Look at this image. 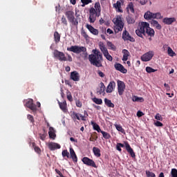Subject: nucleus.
<instances>
[{
	"label": "nucleus",
	"mask_w": 177,
	"mask_h": 177,
	"mask_svg": "<svg viewBox=\"0 0 177 177\" xmlns=\"http://www.w3.org/2000/svg\"><path fill=\"white\" fill-rule=\"evenodd\" d=\"M80 113H77L75 112H73L72 117H73V118H75V119L76 118V120H78L80 121V120H81V118H80V117H81V116H80Z\"/></svg>",
	"instance_id": "obj_49"
},
{
	"label": "nucleus",
	"mask_w": 177,
	"mask_h": 177,
	"mask_svg": "<svg viewBox=\"0 0 177 177\" xmlns=\"http://www.w3.org/2000/svg\"><path fill=\"white\" fill-rule=\"evenodd\" d=\"M133 102H140V103H143L145 99L142 97H135V99H133Z\"/></svg>",
	"instance_id": "obj_46"
},
{
	"label": "nucleus",
	"mask_w": 177,
	"mask_h": 177,
	"mask_svg": "<svg viewBox=\"0 0 177 177\" xmlns=\"http://www.w3.org/2000/svg\"><path fill=\"white\" fill-rule=\"evenodd\" d=\"M66 59H67L66 62L67 61L68 62H73V57L70 55H68V58H66Z\"/></svg>",
	"instance_id": "obj_64"
},
{
	"label": "nucleus",
	"mask_w": 177,
	"mask_h": 177,
	"mask_svg": "<svg viewBox=\"0 0 177 177\" xmlns=\"http://www.w3.org/2000/svg\"><path fill=\"white\" fill-rule=\"evenodd\" d=\"M93 54L88 55V60L93 66L95 67H103V55L98 50H93Z\"/></svg>",
	"instance_id": "obj_2"
},
{
	"label": "nucleus",
	"mask_w": 177,
	"mask_h": 177,
	"mask_svg": "<svg viewBox=\"0 0 177 177\" xmlns=\"http://www.w3.org/2000/svg\"><path fill=\"white\" fill-rule=\"evenodd\" d=\"M27 118L32 124H34V122H35V121L34 120V116H32V115H28Z\"/></svg>",
	"instance_id": "obj_52"
},
{
	"label": "nucleus",
	"mask_w": 177,
	"mask_h": 177,
	"mask_svg": "<svg viewBox=\"0 0 177 177\" xmlns=\"http://www.w3.org/2000/svg\"><path fill=\"white\" fill-rule=\"evenodd\" d=\"M54 39L56 44L60 42V34H59V32L56 31L54 32Z\"/></svg>",
	"instance_id": "obj_34"
},
{
	"label": "nucleus",
	"mask_w": 177,
	"mask_h": 177,
	"mask_svg": "<svg viewBox=\"0 0 177 177\" xmlns=\"http://www.w3.org/2000/svg\"><path fill=\"white\" fill-rule=\"evenodd\" d=\"M82 37H84V38H85V39H88V38H89V36L88 35V34H86V32H85V30H82Z\"/></svg>",
	"instance_id": "obj_57"
},
{
	"label": "nucleus",
	"mask_w": 177,
	"mask_h": 177,
	"mask_svg": "<svg viewBox=\"0 0 177 177\" xmlns=\"http://www.w3.org/2000/svg\"><path fill=\"white\" fill-rule=\"evenodd\" d=\"M171 177H177V169H171Z\"/></svg>",
	"instance_id": "obj_51"
},
{
	"label": "nucleus",
	"mask_w": 177,
	"mask_h": 177,
	"mask_svg": "<svg viewBox=\"0 0 177 177\" xmlns=\"http://www.w3.org/2000/svg\"><path fill=\"white\" fill-rule=\"evenodd\" d=\"M101 133L102 134V136L105 139H111V135L110 133L106 132V131H101Z\"/></svg>",
	"instance_id": "obj_40"
},
{
	"label": "nucleus",
	"mask_w": 177,
	"mask_h": 177,
	"mask_svg": "<svg viewBox=\"0 0 177 177\" xmlns=\"http://www.w3.org/2000/svg\"><path fill=\"white\" fill-rule=\"evenodd\" d=\"M62 157H64V158L65 157H66L67 158H70V153L68 152V151H67V149L63 150L62 152Z\"/></svg>",
	"instance_id": "obj_41"
},
{
	"label": "nucleus",
	"mask_w": 177,
	"mask_h": 177,
	"mask_svg": "<svg viewBox=\"0 0 177 177\" xmlns=\"http://www.w3.org/2000/svg\"><path fill=\"white\" fill-rule=\"evenodd\" d=\"M26 106L28 107V109L32 110V111H37V106L34 104V100L32 99H29L26 102Z\"/></svg>",
	"instance_id": "obj_12"
},
{
	"label": "nucleus",
	"mask_w": 177,
	"mask_h": 177,
	"mask_svg": "<svg viewBox=\"0 0 177 177\" xmlns=\"http://www.w3.org/2000/svg\"><path fill=\"white\" fill-rule=\"evenodd\" d=\"M122 38L124 41H129V42H135V38L131 36V35L129 34V32H128L127 30L123 31Z\"/></svg>",
	"instance_id": "obj_10"
},
{
	"label": "nucleus",
	"mask_w": 177,
	"mask_h": 177,
	"mask_svg": "<svg viewBox=\"0 0 177 177\" xmlns=\"http://www.w3.org/2000/svg\"><path fill=\"white\" fill-rule=\"evenodd\" d=\"M146 175L147 177H156V174L151 171H146Z\"/></svg>",
	"instance_id": "obj_54"
},
{
	"label": "nucleus",
	"mask_w": 177,
	"mask_h": 177,
	"mask_svg": "<svg viewBox=\"0 0 177 177\" xmlns=\"http://www.w3.org/2000/svg\"><path fill=\"white\" fill-rule=\"evenodd\" d=\"M106 45L111 50L115 51L117 50V47L111 41H107Z\"/></svg>",
	"instance_id": "obj_31"
},
{
	"label": "nucleus",
	"mask_w": 177,
	"mask_h": 177,
	"mask_svg": "<svg viewBox=\"0 0 177 177\" xmlns=\"http://www.w3.org/2000/svg\"><path fill=\"white\" fill-rule=\"evenodd\" d=\"M114 67L117 71H120V73H122V74H127V73H128V71L120 63H115Z\"/></svg>",
	"instance_id": "obj_13"
},
{
	"label": "nucleus",
	"mask_w": 177,
	"mask_h": 177,
	"mask_svg": "<svg viewBox=\"0 0 177 177\" xmlns=\"http://www.w3.org/2000/svg\"><path fill=\"white\" fill-rule=\"evenodd\" d=\"M82 161L83 164H85V165H88V167H93V168H97V166H96V163H95V161L88 157H84L82 159Z\"/></svg>",
	"instance_id": "obj_7"
},
{
	"label": "nucleus",
	"mask_w": 177,
	"mask_h": 177,
	"mask_svg": "<svg viewBox=\"0 0 177 177\" xmlns=\"http://www.w3.org/2000/svg\"><path fill=\"white\" fill-rule=\"evenodd\" d=\"M48 147L51 151H53L55 150H57V149H60L62 146L56 142H49L48 144Z\"/></svg>",
	"instance_id": "obj_16"
},
{
	"label": "nucleus",
	"mask_w": 177,
	"mask_h": 177,
	"mask_svg": "<svg viewBox=\"0 0 177 177\" xmlns=\"http://www.w3.org/2000/svg\"><path fill=\"white\" fill-rule=\"evenodd\" d=\"M122 53H123L122 60L123 62H127V60H128V56H129V51H128V50L127 49H124L122 50Z\"/></svg>",
	"instance_id": "obj_29"
},
{
	"label": "nucleus",
	"mask_w": 177,
	"mask_h": 177,
	"mask_svg": "<svg viewBox=\"0 0 177 177\" xmlns=\"http://www.w3.org/2000/svg\"><path fill=\"white\" fill-rule=\"evenodd\" d=\"M151 27H154V28H156V30H161V28H162V26H161V25L159 24L158 21L154 19L151 21Z\"/></svg>",
	"instance_id": "obj_23"
},
{
	"label": "nucleus",
	"mask_w": 177,
	"mask_h": 177,
	"mask_svg": "<svg viewBox=\"0 0 177 177\" xmlns=\"http://www.w3.org/2000/svg\"><path fill=\"white\" fill-rule=\"evenodd\" d=\"M124 146L127 151L129 153L132 158H135V157H136V155H135V152L133 151V149L131 147V145H129V143H128V142H125Z\"/></svg>",
	"instance_id": "obj_14"
},
{
	"label": "nucleus",
	"mask_w": 177,
	"mask_h": 177,
	"mask_svg": "<svg viewBox=\"0 0 177 177\" xmlns=\"http://www.w3.org/2000/svg\"><path fill=\"white\" fill-rule=\"evenodd\" d=\"M91 125H93V129L97 131V132L101 133L102 131L100 129V126H99V124H96L95 122H91Z\"/></svg>",
	"instance_id": "obj_30"
},
{
	"label": "nucleus",
	"mask_w": 177,
	"mask_h": 177,
	"mask_svg": "<svg viewBox=\"0 0 177 177\" xmlns=\"http://www.w3.org/2000/svg\"><path fill=\"white\" fill-rule=\"evenodd\" d=\"M89 23H95L96 21V17H100L102 15V6L100 2H96L94 5V8H90L89 10Z\"/></svg>",
	"instance_id": "obj_3"
},
{
	"label": "nucleus",
	"mask_w": 177,
	"mask_h": 177,
	"mask_svg": "<svg viewBox=\"0 0 177 177\" xmlns=\"http://www.w3.org/2000/svg\"><path fill=\"white\" fill-rule=\"evenodd\" d=\"M32 146L34 148V150L37 154H41V148L39 147L35 146V142L32 143Z\"/></svg>",
	"instance_id": "obj_39"
},
{
	"label": "nucleus",
	"mask_w": 177,
	"mask_h": 177,
	"mask_svg": "<svg viewBox=\"0 0 177 177\" xmlns=\"http://www.w3.org/2000/svg\"><path fill=\"white\" fill-rule=\"evenodd\" d=\"M167 54L171 57H174V56H176V53H175V52H174V50H172V48L171 47H167Z\"/></svg>",
	"instance_id": "obj_35"
},
{
	"label": "nucleus",
	"mask_w": 177,
	"mask_h": 177,
	"mask_svg": "<svg viewBox=\"0 0 177 177\" xmlns=\"http://www.w3.org/2000/svg\"><path fill=\"white\" fill-rule=\"evenodd\" d=\"M113 23L115 24L114 31L115 34L122 31L124 28V21H122V17L121 15H118L116 18L113 19Z\"/></svg>",
	"instance_id": "obj_5"
},
{
	"label": "nucleus",
	"mask_w": 177,
	"mask_h": 177,
	"mask_svg": "<svg viewBox=\"0 0 177 177\" xmlns=\"http://www.w3.org/2000/svg\"><path fill=\"white\" fill-rule=\"evenodd\" d=\"M124 4V0H118L115 3H113V6L115 8L116 12H119V13H122L124 12L122 10V5Z\"/></svg>",
	"instance_id": "obj_11"
},
{
	"label": "nucleus",
	"mask_w": 177,
	"mask_h": 177,
	"mask_svg": "<svg viewBox=\"0 0 177 177\" xmlns=\"http://www.w3.org/2000/svg\"><path fill=\"white\" fill-rule=\"evenodd\" d=\"M67 50L68 52H73V53H76V55H80L82 52V57L84 58V60L88 59V53L86 52V48L84 46H71V47L67 48Z\"/></svg>",
	"instance_id": "obj_4"
},
{
	"label": "nucleus",
	"mask_w": 177,
	"mask_h": 177,
	"mask_svg": "<svg viewBox=\"0 0 177 177\" xmlns=\"http://www.w3.org/2000/svg\"><path fill=\"white\" fill-rule=\"evenodd\" d=\"M68 21L71 23L72 27H75L76 29L78 28V20L75 19V17L70 19Z\"/></svg>",
	"instance_id": "obj_27"
},
{
	"label": "nucleus",
	"mask_w": 177,
	"mask_h": 177,
	"mask_svg": "<svg viewBox=\"0 0 177 177\" xmlns=\"http://www.w3.org/2000/svg\"><path fill=\"white\" fill-rule=\"evenodd\" d=\"M154 125H156V127H164V124L160 121H156Z\"/></svg>",
	"instance_id": "obj_59"
},
{
	"label": "nucleus",
	"mask_w": 177,
	"mask_h": 177,
	"mask_svg": "<svg viewBox=\"0 0 177 177\" xmlns=\"http://www.w3.org/2000/svg\"><path fill=\"white\" fill-rule=\"evenodd\" d=\"M114 89H115V82L111 81L108 84L106 89V93H111V92H113V91H114Z\"/></svg>",
	"instance_id": "obj_15"
},
{
	"label": "nucleus",
	"mask_w": 177,
	"mask_h": 177,
	"mask_svg": "<svg viewBox=\"0 0 177 177\" xmlns=\"http://www.w3.org/2000/svg\"><path fill=\"white\" fill-rule=\"evenodd\" d=\"M54 57L58 59L59 62H67V57H66V55L63 52L59 51V50H55L54 53Z\"/></svg>",
	"instance_id": "obj_6"
},
{
	"label": "nucleus",
	"mask_w": 177,
	"mask_h": 177,
	"mask_svg": "<svg viewBox=\"0 0 177 177\" xmlns=\"http://www.w3.org/2000/svg\"><path fill=\"white\" fill-rule=\"evenodd\" d=\"M155 120L158 121H162V116L160 113H157L155 116Z\"/></svg>",
	"instance_id": "obj_56"
},
{
	"label": "nucleus",
	"mask_w": 177,
	"mask_h": 177,
	"mask_svg": "<svg viewBox=\"0 0 177 177\" xmlns=\"http://www.w3.org/2000/svg\"><path fill=\"white\" fill-rule=\"evenodd\" d=\"M86 27L88 30V31H90V32L93 35H99V30L93 28V26H92L91 25L86 24Z\"/></svg>",
	"instance_id": "obj_20"
},
{
	"label": "nucleus",
	"mask_w": 177,
	"mask_h": 177,
	"mask_svg": "<svg viewBox=\"0 0 177 177\" xmlns=\"http://www.w3.org/2000/svg\"><path fill=\"white\" fill-rule=\"evenodd\" d=\"M125 91V83L121 80H118V92L120 96L124 95Z\"/></svg>",
	"instance_id": "obj_8"
},
{
	"label": "nucleus",
	"mask_w": 177,
	"mask_h": 177,
	"mask_svg": "<svg viewBox=\"0 0 177 177\" xmlns=\"http://www.w3.org/2000/svg\"><path fill=\"white\" fill-rule=\"evenodd\" d=\"M75 104L77 106V107H82V102H81V101H80V100H77L75 102Z\"/></svg>",
	"instance_id": "obj_58"
},
{
	"label": "nucleus",
	"mask_w": 177,
	"mask_h": 177,
	"mask_svg": "<svg viewBox=\"0 0 177 177\" xmlns=\"http://www.w3.org/2000/svg\"><path fill=\"white\" fill-rule=\"evenodd\" d=\"M153 19H162V16L160 12L153 13Z\"/></svg>",
	"instance_id": "obj_50"
},
{
	"label": "nucleus",
	"mask_w": 177,
	"mask_h": 177,
	"mask_svg": "<svg viewBox=\"0 0 177 177\" xmlns=\"http://www.w3.org/2000/svg\"><path fill=\"white\" fill-rule=\"evenodd\" d=\"M99 48L101 52L103 53V55H105V53H107L109 52V50L106 48V45H104L103 42H100Z\"/></svg>",
	"instance_id": "obj_25"
},
{
	"label": "nucleus",
	"mask_w": 177,
	"mask_h": 177,
	"mask_svg": "<svg viewBox=\"0 0 177 177\" xmlns=\"http://www.w3.org/2000/svg\"><path fill=\"white\" fill-rule=\"evenodd\" d=\"M104 57H106V59H108L109 62H113V57L111 56L110 53H106L104 54Z\"/></svg>",
	"instance_id": "obj_47"
},
{
	"label": "nucleus",
	"mask_w": 177,
	"mask_h": 177,
	"mask_svg": "<svg viewBox=\"0 0 177 177\" xmlns=\"http://www.w3.org/2000/svg\"><path fill=\"white\" fill-rule=\"evenodd\" d=\"M144 18L145 20H151V19H154V13L147 11L145 13Z\"/></svg>",
	"instance_id": "obj_24"
},
{
	"label": "nucleus",
	"mask_w": 177,
	"mask_h": 177,
	"mask_svg": "<svg viewBox=\"0 0 177 177\" xmlns=\"http://www.w3.org/2000/svg\"><path fill=\"white\" fill-rule=\"evenodd\" d=\"M84 115H82V114H80V117L82 121H86V119L85 118H86V117H88V112L86 111H84Z\"/></svg>",
	"instance_id": "obj_44"
},
{
	"label": "nucleus",
	"mask_w": 177,
	"mask_h": 177,
	"mask_svg": "<svg viewBox=\"0 0 177 177\" xmlns=\"http://www.w3.org/2000/svg\"><path fill=\"white\" fill-rule=\"evenodd\" d=\"M49 138L50 139H55L56 138V134L53 131V129L52 127H50V131H48Z\"/></svg>",
	"instance_id": "obj_36"
},
{
	"label": "nucleus",
	"mask_w": 177,
	"mask_h": 177,
	"mask_svg": "<svg viewBox=\"0 0 177 177\" xmlns=\"http://www.w3.org/2000/svg\"><path fill=\"white\" fill-rule=\"evenodd\" d=\"M71 80L73 81L78 82L80 81V73L77 71H73L71 73Z\"/></svg>",
	"instance_id": "obj_21"
},
{
	"label": "nucleus",
	"mask_w": 177,
	"mask_h": 177,
	"mask_svg": "<svg viewBox=\"0 0 177 177\" xmlns=\"http://www.w3.org/2000/svg\"><path fill=\"white\" fill-rule=\"evenodd\" d=\"M75 13L73 10H68L65 12V16H66L68 20H71V19H73L74 17H75L74 16Z\"/></svg>",
	"instance_id": "obj_26"
},
{
	"label": "nucleus",
	"mask_w": 177,
	"mask_h": 177,
	"mask_svg": "<svg viewBox=\"0 0 177 177\" xmlns=\"http://www.w3.org/2000/svg\"><path fill=\"white\" fill-rule=\"evenodd\" d=\"M116 150H118V151H122V149H121V147L120 145H118V143H117L116 145Z\"/></svg>",
	"instance_id": "obj_63"
},
{
	"label": "nucleus",
	"mask_w": 177,
	"mask_h": 177,
	"mask_svg": "<svg viewBox=\"0 0 177 177\" xmlns=\"http://www.w3.org/2000/svg\"><path fill=\"white\" fill-rule=\"evenodd\" d=\"M66 97L69 102H73V95H71V92L68 91L67 93Z\"/></svg>",
	"instance_id": "obj_55"
},
{
	"label": "nucleus",
	"mask_w": 177,
	"mask_h": 177,
	"mask_svg": "<svg viewBox=\"0 0 177 177\" xmlns=\"http://www.w3.org/2000/svg\"><path fill=\"white\" fill-rule=\"evenodd\" d=\"M106 86H104V83L101 82L100 84V89L99 91H97V93H99V95H103V96H104V95H106Z\"/></svg>",
	"instance_id": "obj_22"
},
{
	"label": "nucleus",
	"mask_w": 177,
	"mask_h": 177,
	"mask_svg": "<svg viewBox=\"0 0 177 177\" xmlns=\"http://www.w3.org/2000/svg\"><path fill=\"white\" fill-rule=\"evenodd\" d=\"M61 21L63 24H64V26H68V24L67 22V19H66V17H64V15L62 16Z\"/></svg>",
	"instance_id": "obj_53"
},
{
	"label": "nucleus",
	"mask_w": 177,
	"mask_h": 177,
	"mask_svg": "<svg viewBox=\"0 0 177 177\" xmlns=\"http://www.w3.org/2000/svg\"><path fill=\"white\" fill-rule=\"evenodd\" d=\"M82 8L85 7L86 5H89L92 3V0H81Z\"/></svg>",
	"instance_id": "obj_43"
},
{
	"label": "nucleus",
	"mask_w": 177,
	"mask_h": 177,
	"mask_svg": "<svg viewBox=\"0 0 177 177\" xmlns=\"http://www.w3.org/2000/svg\"><path fill=\"white\" fill-rule=\"evenodd\" d=\"M146 71L147 73H156V71H157V70H155L154 68L150 67V66H147L146 67Z\"/></svg>",
	"instance_id": "obj_48"
},
{
	"label": "nucleus",
	"mask_w": 177,
	"mask_h": 177,
	"mask_svg": "<svg viewBox=\"0 0 177 177\" xmlns=\"http://www.w3.org/2000/svg\"><path fill=\"white\" fill-rule=\"evenodd\" d=\"M153 56H154V51L150 50L145 54H144L141 57V60L142 62H150L151 59H153Z\"/></svg>",
	"instance_id": "obj_9"
},
{
	"label": "nucleus",
	"mask_w": 177,
	"mask_h": 177,
	"mask_svg": "<svg viewBox=\"0 0 177 177\" xmlns=\"http://www.w3.org/2000/svg\"><path fill=\"white\" fill-rule=\"evenodd\" d=\"M93 152L94 153V156H95V157H100L102 156V153H100V149L94 147L93 148Z\"/></svg>",
	"instance_id": "obj_28"
},
{
	"label": "nucleus",
	"mask_w": 177,
	"mask_h": 177,
	"mask_svg": "<svg viewBox=\"0 0 177 177\" xmlns=\"http://www.w3.org/2000/svg\"><path fill=\"white\" fill-rule=\"evenodd\" d=\"M115 127L117 131H118L119 132H121V133H125V129H124V128H122V126H121L120 124H115Z\"/></svg>",
	"instance_id": "obj_37"
},
{
	"label": "nucleus",
	"mask_w": 177,
	"mask_h": 177,
	"mask_svg": "<svg viewBox=\"0 0 177 177\" xmlns=\"http://www.w3.org/2000/svg\"><path fill=\"white\" fill-rule=\"evenodd\" d=\"M90 142H95V140H97V133L95 132L94 135H91V137L89 138Z\"/></svg>",
	"instance_id": "obj_45"
},
{
	"label": "nucleus",
	"mask_w": 177,
	"mask_h": 177,
	"mask_svg": "<svg viewBox=\"0 0 177 177\" xmlns=\"http://www.w3.org/2000/svg\"><path fill=\"white\" fill-rule=\"evenodd\" d=\"M143 115H145V113L140 111H138L137 112V117L140 118V117H143Z\"/></svg>",
	"instance_id": "obj_61"
},
{
	"label": "nucleus",
	"mask_w": 177,
	"mask_h": 177,
	"mask_svg": "<svg viewBox=\"0 0 177 177\" xmlns=\"http://www.w3.org/2000/svg\"><path fill=\"white\" fill-rule=\"evenodd\" d=\"M58 104L59 106V109H61L64 113H67V111H68V109H67V102L66 100L63 102L58 100Z\"/></svg>",
	"instance_id": "obj_19"
},
{
	"label": "nucleus",
	"mask_w": 177,
	"mask_h": 177,
	"mask_svg": "<svg viewBox=\"0 0 177 177\" xmlns=\"http://www.w3.org/2000/svg\"><path fill=\"white\" fill-rule=\"evenodd\" d=\"M93 102L95 104H103V100L101 98L94 97L93 98Z\"/></svg>",
	"instance_id": "obj_38"
},
{
	"label": "nucleus",
	"mask_w": 177,
	"mask_h": 177,
	"mask_svg": "<svg viewBox=\"0 0 177 177\" xmlns=\"http://www.w3.org/2000/svg\"><path fill=\"white\" fill-rule=\"evenodd\" d=\"M104 103H105L106 106H107V107H111L112 109H114V104H113V102H111V100H110L107 98H105Z\"/></svg>",
	"instance_id": "obj_32"
},
{
	"label": "nucleus",
	"mask_w": 177,
	"mask_h": 177,
	"mask_svg": "<svg viewBox=\"0 0 177 177\" xmlns=\"http://www.w3.org/2000/svg\"><path fill=\"white\" fill-rule=\"evenodd\" d=\"M126 20L128 24H133L135 23V19L131 15L127 16Z\"/></svg>",
	"instance_id": "obj_33"
},
{
	"label": "nucleus",
	"mask_w": 177,
	"mask_h": 177,
	"mask_svg": "<svg viewBox=\"0 0 177 177\" xmlns=\"http://www.w3.org/2000/svg\"><path fill=\"white\" fill-rule=\"evenodd\" d=\"M127 9H129L131 13H135V9L133 8V3H129L127 7Z\"/></svg>",
	"instance_id": "obj_42"
},
{
	"label": "nucleus",
	"mask_w": 177,
	"mask_h": 177,
	"mask_svg": "<svg viewBox=\"0 0 177 177\" xmlns=\"http://www.w3.org/2000/svg\"><path fill=\"white\" fill-rule=\"evenodd\" d=\"M69 152L71 156L70 158H72L73 162H77L78 161V157H77V154L75 153V151L73 147L69 148Z\"/></svg>",
	"instance_id": "obj_17"
},
{
	"label": "nucleus",
	"mask_w": 177,
	"mask_h": 177,
	"mask_svg": "<svg viewBox=\"0 0 177 177\" xmlns=\"http://www.w3.org/2000/svg\"><path fill=\"white\" fill-rule=\"evenodd\" d=\"M175 21H176V19L175 17H165L162 19V23L167 26H170L172 23H175Z\"/></svg>",
	"instance_id": "obj_18"
},
{
	"label": "nucleus",
	"mask_w": 177,
	"mask_h": 177,
	"mask_svg": "<svg viewBox=\"0 0 177 177\" xmlns=\"http://www.w3.org/2000/svg\"><path fill=\"white\" fill-rule=\"evenodd\" d=\"M97 74L99 77H101V78H104V73L101 71H97Z\"/></svg>",
	"instance_id": "obj_60"
},
{
	"label": "nucleus",
	"mask_w": 177,
	"mask_h": 177,
	"mask_svg": "<svg viewBox=\"0 0 177 177\" xmlns=\"http://www.w3.org/2000/svg\"><path fill=\"white\" fill-rule=\"evenodd\" d=\"M140 5H146V3L147 2V0H137Z\"/></svg>",
	"instance_id": "obj_62"
},
{
	"label": "nucleus",
	"mask_w": 177,
	"mask_h": 177,
	"mask_svg": "<svg viewBox=\"0 0 177 177\" xmlns=\"http://www.w3.org/2000/svg\"><path fill=\"white\" fill-rule=\"evenodd\" d=\"M136 34L138 37H140V38L143 39V35L146 36V34H147L149 37H154L156 32L154 31V29L150 28V24L149 23L141 22L139 28L136 30Z\"/></svg>",
	"instance_id": "obj_1"
}]
</instances>
